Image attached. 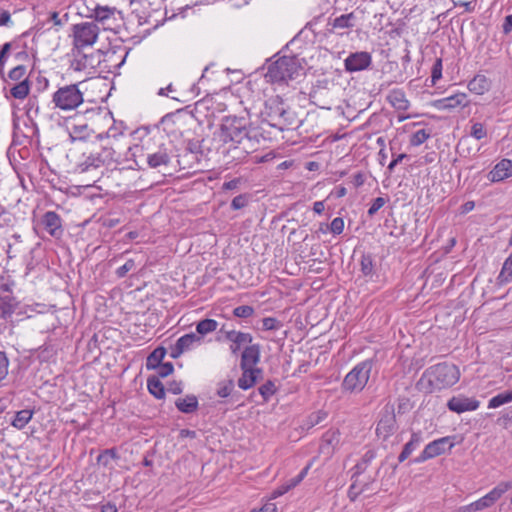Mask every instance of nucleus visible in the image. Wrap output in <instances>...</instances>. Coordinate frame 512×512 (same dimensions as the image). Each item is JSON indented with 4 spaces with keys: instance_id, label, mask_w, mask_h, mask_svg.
Masks as SVG:
<instances>
[{
    "instance_id": "nucleus-64",
    "label": "nucleus",
    "mask_w": 512,
    "mask_h": 512,
    "mask_svg": "<svg viewBox=\"0 0 512 512\" xmlns=\"http://www.w3.org/2000/svg\"><path fill=\"white\" fill-rule=\"evenodd\" d=\"M512 30V14L505 17L504 23H503V32L505 34L510 33Z\"/></svg>"
},
{
    "instance_id": "nucleus-5",
    "label": "nucleus",
    "mask_w": 512,
    "mask_h": 512,
    "mask_svg": "<svg viewBox=\"0 0 512 512\" xmlns=\"http://www.w3.org/2000/svg\"><path fill=\"white\" fill-rule=\"evenodd\" d=\"M432 391L455 385L460 379L459 368L452 363H439L428 368L424 374Z\"/></svg>"
},
{
    "instance_id": "nucleus-40",
    "label": "nucleus",
    "mask_w": 512,
    "mask_h": 512,
    "mask_svg": "<svg viewBox=\"0 0 512 512\" xmlns=\"http://www.w3.org/2000/svg\"><path fill=\"white\" fill-rule=\"evenodd\" d=\"M374 480L371 479L370 481L362 484V485H358L356 483V481H354L351 486L349 487V490H348V496L349 498L352 500V501H355L356 498L363 492L367 491L368 488H369V485L371 482H373Z\"/></svg>"
},
{
    "instance_id": "nucleus-55",
    "label": "nucleus",
    "mask_w": 512,
    "mask_h": 512,
    "mask_svg": "<svg viewBox=\"0 0 512 512\" xmlns=\"http://www.w3.org/2000/svg\"><path fill=\"white\" fill-rule=\"evenodd\" d=\"M217 328V322H198L197 324V332L202 336L210 333Z\"/></svg>"
},
{
    "instance_id": "nucleus-18",
    "label": "nucleus",
    "mask_w": 512,
    "mask_h": 512,
    "mask_svg": "<svg viewBox=\"0 0 512 512\" xmlns=\"http://www.w3.org/2000/svg\"><path fill=\"white\" fill-rule=\"evenodd\" d=\"M512 176V161L509 159H502L494 168L489 172L488 179L491 182H500Z\"/></svg>"
},
{
    "instance_id": "nucleus-25",
    "label": "nucleus",
    "mask_w": 512,
    "mask_h": 512,
    "mask_svg": "<svg viewBox=\"0 0 512 512\" xmlns=\"http://www.w3.org/2000/svg\"><path fill=\"white\" fill-rule=\"evenodd\" d=\"M7 85L10 95L17 100H23L29 95L30 82L28 79H23L18 83L7 82Z\"/></svg>"
},
{
    "instance_id": "nucleus-37",
    "label": "nucleus",
    "mask_w": 512,
    "mask_h": 512,
    "mask_svg": "<svg viewBox=\"0 0 512 512\" xmlns=\"http://www.w3.org/2000/svg\"><path fill=\"white\" fill-rule=\"evenodd\" d=\"M497 279L500 284L512 282V254L505 260Z\"/></svg>"
},
{
    "instance_id": "nucleus-24",
    "label": "nucleus",
    "mask_w": 512,
    "mask_h": 512,
    "mask_svg": "<svg viewBox=\"0 0 512 512\" xmlns=\"http://www.w3.org/2000/svg\"><path fill=\"white\" fill-rule=\"evenodd\" d=\"M71 68L75 71H86L88 69H92L94 68L93 57L82 53L80 50H77V52L74 53V58L71 62Z\"/></svg>"
},
{
    "instance_id": "nucleus-38",
    "label": "nucleus",
    "mask_w": 512,
    "mask_h": 512,
    "mask_svg": "<svg viewBox=\"0 0 512 512\" xmlns=\"http://www.w3.org/2000/svg\"><path fill=\"white\" fill-rule=\"evenodd\" d=\"M97 160V153H91L90 155L85 156L84 159L79 162L78 167L82 172L96 169L101 166V163H98Z\"/></svg>"
},
{
    "instance_id": "nucleus-23",
    "label": "nucleus",
    "mask_w": 512,
    "mask_h": 512,
    "mask_svg": "<svg viewBox=\"0 0 512 512\" xmlns=\"http://www.w3.org/2000/svg\"><path fill=\"white\" fill-rule=\"evenodd\" d=\"M490 80L482 74L474 76L468 83V89L474 94L483 95L490 89Z\"/></svg>"
},
{
    "instance_id": "nucleus-41",
    "label": "nucleus",
    "mask_w": 512,
    "mask_h": 512,
    "mask_svg": "<svg viewBox=\"0 0 512 512\" xmlns=\"http://www.w3.org/2000/svg\"><path fill=\"white\" fill-rule=\"evenodd\" d=\"M234 390V382L233 380H224L218 383L217 387V395L221 398H226L230 395H232V392Z\"/></svg>"
},
{
    "instance_id": "nucleus-52",
    "label": "nucleus",
    "mask_w": 512,
    "mask_h": 512,
    "mask_svg": "<svg viewBox=\"0 0 512 512\" xmlns=\"http://www.w3.org/2000/svg\"><path fill=\"white\" fill-rule=\"evenodd\" d=\"M471 136L476 140H481L487 136V131L482 123H474L471 127Z\"/></svg>"
},
{
    "instance_id": "nucleus-60",
    "label": "nucleus",
    "mask_w": 512,
    "mask_h": 512,
    "mask_svg": "<svg viewBox=\"0 0 512 512\" xmlns=\"http://www.w3.org/2000/svg\"><path fill=\"white\" fill-rule=\"evenodd\" d=\"M11 14L8 10L0 9V26H12Z\"/></svg>"
},
{
    "instance_id": "nucleus-34",
    "label": "nucleus",
    "mask_w": 512,
    "mask_h": 512,
    "mask_svg": "<svg viewBox=\"0 0 512 512\" xmlns=\"http://www.w3.org/2000/svg\"><path fill=\"white\" fill-rule=\"evenodd\" d=\"M510 402H512V389L503 391L492 397L488 402V408L495 409Z\"/></svg>"
},
{
    "instance_id": "nucleus-29",
    "label": "nucleus",
    "mask_w": 512,
    "mask_h": 512,
    "mask_svg": "<svg viewBox=\"0 0 512 512\" xmlns=\"http://www.w3.org/2000/svg\"><path fill=\"white\" fill-rule=\"evenodd\" d=\"M165 355L166 349L164 347L154 349L146 359V368L148 370L156 369L162 363Z\"/></svg>"
},
{
    "instance_id": "nucleus-46",
    "label": "nucleus",
    "mask_w": 512,
    "mask_h": 512,
    "mask_svg": "<svg viewBox=\"0 0 512 512\" xmlns=\"http://www.w3.org/2000/svg\"><path fill=\"white\" fill-rule=\"evenodd\" d=\"M200 337L194 333L186 334L180 337L176 342L183 348V351H187L193 345L194 342L199 341Z\"/></svg>"
},
{
    "instance_id": "nucleus-6",
    "label": "nucleus",
    "mask_w": 512,
    "mask_h": 512,
    "mask_svg": "<svg viewBox=\"0 0 512 512\" xmlns=\"http://www.w3.org/2000/svg\"><path fill=\"white\" fill-rule=\"evenodd\" d=\"M373 360L367 359L358 363L343 379L342 390L349 393H359L367 385L373 368Z\"/></svg>"
},
{
    "instance_id": "nucleus-17",
    "label": "nucleus",
    "mask_w": 512,
    "mask_h": 512,
    "mask_svg": "<svg viewBox=\"0 0 512 512\" xmlns=\"http://www.w3.org/2000/svg\"><path fill=\"white\" fill-rule=\"evenodd\" d=\"M171 161L167 148L160 146L157 151L147 153L146 163L152 169L166 168Z\"/></svg>"
},
{
    "instance_id": "nucleus-45",
    "label": "nucleus",
    "mask_w": 512,
    "mask_h": 512,
    "mask_svg": "<svg viewBox=\"0 0 512 512\" xmlns=\"http://www.w3.org/2000/svg\"><path fill=\"white\" fill-rule=\"evenodd\" d=\"M361 272L366 277H372L373 276V261L370 255H363L361 258Z\"/></svg>"
},
{
    "instance_id": "nucleus-15",
    "label": "nucleus",
    "mask_w": 512,
    "mask_h": 512,
    "mask_svg": "<svg viewBox=\"0 0 512 512\" xmlns=\"http://www.w3.org/2000/svg\"><path fill=\"white\" fill-rule=\"evenodd\" d=\"M116 14H121L115 7L97 5L93 10L91 17L103 25L104 29H111L116 21Z\"/></svg>"
},
{
    "instance_id": "nucleus-56",
    "label": "nucleus",
    "mask_w": 512,
    "mask_h": 512,
    "mask_svg": "<svg viewBox=\"0 0 512 512\" xmlns=\"http://www.w3.org/2000/svg\"><path fill=\"white\" fill-rule=\"evenodd\" d=\"M329 229L334 235L341 234L344 230V220L341 217L334 218L329 226Z\"/></svg>"
},
{
    "instance_id": "nucleus-9",
    "label": "nucleus",
    "mask_w": 512,
    "mask_h": 512,
    "mask_svg": "<svg viewBox=\"0 0 512 512\" xmlns=\"http://www.w3.org/2000/svg\"><path fill=\"white\" fill-rule=\"evenodd\" d=\"M453 439L454 437L446 436L430 442L413 462L422 463L451 450L454 446Z\"/></svg>"
},
{
    "instance_id": "nucleus-1",
    "label": "nucleus",
    "mask_w": 512,
    "mask_h": 512,
    "mask_svg": "<svg viewBox=\"0 0 512 512\" xmlns=\"http://www.w3.org/2000/svg\"><path fill=\"white\" fill-rule=\"evenodd\" d=\"M250 128L251 120L247 111L240 115L224 116L215 133L219 143L218 150L224 155L235 152L236 154L232 156L233 161L245 157L250 148L248 147L251 142Z\"/></svg>"
},
{
    "instance_id": "nucleus-42",
    "label": "nucleus",
    "mask_w": 512,
    "mask_h": 512,
    "mask_svg": "<svg viewBox=\"0 0 512 512\" xmlns=\"http://www.w3.org/2000/svg\"><path fill=\"white\" fill-rule=\"evenodd\" d=\"M229 338L234 341L235 346H231L233 352L238 349V345L242 343H250L252 341V337L250 334L241 333V332H231L229 333Z\"/></svg>"
},
{
    "instance_id": "nucleus-3",
    "label": "nucleus",
    "mask_w": 512,
    "mask_h": 512,
    "mask_svg": "<svg viewBox=\"0 0 512 512\" xmlns=\"http://www.w3.org/2000/svg\"><path fill=\"white\" fill-rule=\"evenodd\" d=\"M82 85L83 82H78L58 87L51 97L53 108L61 112L76 110L84 102Z\"/></svg>"
},
{
    "instance_id": "nucleus-51",
    "label": "nucleus",
    "mask_w": 512,
    "mask_h": 512,
    "mask_svg": "<svg viewBox=\"0 0 512 512\" xmlns=\"http://www.w3.org/2000/svg\"><path fill=\"white\" fill-rule=\"evenodd\" d=\"M9 360L6 353L0 351V384L8 375Z\"/></svg>"
},
{
    "instance_id": "nucleus-14",
    "label": "nucleus",
    "mask_w": 512,
    "mask_h": 512,
    "mask_svg": "<svg viewBox=\"0 0 512 512\" xmlns=\"http://www.w3.org/2000/svg\"><path fill=\"white\" fill-rule=\"evenodd\" d=\"M41 225L45 231L53 238H60L63 235V227L61 217L54 211H47L42 219Z\"/></svg>"
},
{
    "instance_id": "nucleus-7",
    "label": "nucleus",
    "mask_w": 512,
    "mask_h": 512,
    "mask_svg": "<svg viewBox=\"0 0 512 512\" xmlns=\"http://www.w3.org/2000/svg\"><path fill=\"white\" fill-rule=\"evenodd\" d=\"M72 31L73 46L77 50L92 46L99 36V27L93 22L75 24Z\"/></svg>"
},
{
    "instance_id": "nucleus-31",
    "label": "nucleus",
    "mask_w": 512,
    "mask_h": 512,
    "mask_svg": "<svg viewBox=\"0 0 512 512\" xmlns=\"http://www.w3.org/2000/svg\"><path fill=\"white\" fill-rule=\"evenodd\" d=\"M92 130L87 124L73 125L69 128V136L72 141L86 140L90 137Z\"/></svg>"
},
{
    "instance_id": "nucleus-11",
    "label": "nucleus",
    "mask_w": 512,
    "mask_h": 512,
    "mask_svg": "<svg viewBox=\"0 0 512 512\" xmlns=\"http://www.w3.org/2000/svg\"><path fill=\"white\" fill-rule=\"evenodd\" d=\"M438 111H454L459 108H465L469 105L466 93L458 92L448 97L437 99L432 103Z\"/></svg>"
},
{
    "instance_id": "nucleus-47",
    "label": "nucleus",
    "mask_w": 512,
    "mask_h": 512,
    "mask_svg": "<svg viewBox=\"0 0 512 512\" xmlns=\"http://www.w3.org/2000/svg\"><path fill=\"white\" fill-rule=\"evenodd\" d=\"M136 264L133 259H128L122 266L116 269L115 274L118 278H123L128 272L135 269Z\"/></svg>"
},
{
    "instance_id": "nucleus-44",
    "label": "nucleus",
    "mask_w": 512,
    "mask_h": 512,
    "mask_svg": "<svg viewBox=\"0 0 512 512\" xmlns=\"http://www.w3.org/2000/svg\"><path fill=\"white\" fill-rule=\"evenodd\" d=\"M259 393L263 397L264 401H268L271 396H273L276 392V387L274 382L268 380L263 385L259 387Z\"/></svg>"
},
{
    "instance_id": "nucleus-20",
    "label": "nucleus",
    "mask_w": 512,
    "mask_h": 512,
    "mask_svg": "<svg viewBox=\"0 0 512 512\" xmlns=\"http://www.w3.org/2000/svg\"><path fill=\"white\" fill-rule=\"evenodd\" d=\"M260 360V349L258 345L246 347L241 355V368L256 369L255 366Z\"/></svg>"
},
{
    "instance_id": "nucleus-49",
    "label": "nucleus",
    "mask_w": 512,
    "mask_h": 512,
    "mask_svg": "<svg viewBox=\"0 0 512 512\" xmlns=\"http://www.w3.org/2000/svg\"><path fill=\"white\" fill-rule=\"evenodd\" d=\"M442 69H443L442 59L437 58L432 66V71H431V81L433 84H435L438 80L441 79Z\"/></svg>"
},
{
    "instance_id": "nucleus-53",
    "label": "nucleus",
    "mask_w": 512,
    "mask_h": 512,
    "mask_svg": "<svg viewBox=\"0 0 512 512\" xmlns=\"http://www.w3.org/2000/svg\"><path fill=\"white\" fill-rule=\"evenodd\" d=\"M118 458L116 450L115 449H106L104 450L97 458L99 463H102L104 466H107L109 464V459H116Z\"/></svg>"
},
{
    "instance_id": "nucleus-13",
    "label": "nucleus",
    "mask_w": 512,
    "mask_h": 512,
    "mask_svg": "<svg viewBox=\"0 0 512 512\" xmlns=\"http://www.w3.org/2000/svg\"><path fill=\"white\" fill-rule=\"evenodd\" d=\"M372 63L370 53L366 51H359L351 53L345 60V70L353 73L367 69Z\"/></svg>"
},
{
    "instance_id": "nucleus-2",
    "label": "nucleus",
    "mask_w": 512,
    "mask_h": 512,
    "mask_svg": "<svg viewBox=\"0 0 512 512\" xmlns=\"http://www.w3.org/2000/svg\"><path fill=\"white\" fill-rule=\"evenodd\" d=\"M267 64V71L264 74L265 80L273 84H287L288 81L299 76L302 66L299 59L293 56H273Z\"/></svg>"
},
{
    "instance_id": "nucleus-10",
    "label": "nucleus",
    "mask_w": 512,
    "mask_h": 512,
    "mask_svg": "<svg viewBox=\"0 0 512 512\" xmlns=\"http://www.w3.org/2000/svg\"><path fill=\"white\" fill-rule=\"evenodd\" d=\"M396 416L393 406L386 405L376 426V435L382 440H387L397 430Z\"/></svg>"
},
{
    "instance_id": "nucleus-36",
    "label": "nucleus",
    "mask_w": 512,
    "mask_h": 512,
    "mask_svg": "<svg viewBox=\"0 0 512 512\" xmlns=\"http://www.w3.org/2000/svg\"><path fill=\"white\" fill-rule=\"evenodd\" d=\"M355 20L354 13L342 14L336 17L332 22L333 29H347L354 26L353 21Z\"/></svg>"
},
{
    "instance_id": "nucleus-22",
    "label": "nucleus",
    "mask_w": 512,
    "mask_h": 512,
    "mask_svg": "<svg viewBox=\"0 0 512 512\" xmlns=\"http://www.w3.org/2000/svg\"><path fill=\"white\" fill-rule=\"evenodd\" d=\"M16 298L10 295H0V319H7L12 316L17 308Z\"/></svg>"
},
{
    "instance_id": "nucleus-30",
    "label": "nucleus",
    "mask_w": 512,
    "mask_h": 512,
    "mask_svg": "<svg viewBox=\"0 0 512 512\" xmlns=\"http://www.w3.org/2000/svg\"><path fill=\"white\" fill-rule=\"evenodd\" d=\"M148 391L157 399H163L165 397V388L163 383L157 376H151L147 379Z\"/></svg>"
},
{
    "instance_id": "nucleus-57",
    "label": "nucleus",
    "mask_w": 512,
    "mask_h": 512,
    "mask_svg": "<svg viewBox=\"0 0 512 512\" xmlns=\"http://www.w3.org/2000/svg\"><path fill=\"white\" fill-rule=\"evenodd\" d=\"M12 47L11 43H5L0 50V73L3 74L4 67L7 61L8 53Z\"/></svg>"
},
{
    "instance_id": "nucleus-50",
    "label": "nucleus",
    "mask_w": 512,
    "mask_h": 512,
    "mask_svg": "<svg viewBox=\"0 0 512 512\" xmlns=\"http://www.w3.org/2000/svg\"><path fill=\"white\" fill-rule=\"evenodd\" d=\"M254 309L249 305L238 306L233 309V315L237 318H249L253 315Z\"/></svg>"
},
{
    "instance_id": "nucleus-4",
    "label": "nucleus",
    "mask_w": 512,
    "mask_h": 512,
    "mask_svg": "<svg viewBox=\"0 0 512 512\" xmlns=\"http://www.w3.org/2000/svg\"><path fill=\"white\" fill-rule=\"evenodd\" d=\"M260 118L262 123H267L280 131L289 129L293 123L291 113L286 110L283 101L278 96L265 102L264 108L260 111Z\"/></svg>"
},
{
    "instance_id": "nucleus-28",
    "label": "nucleus",
    "mask_w": 512,
    "mask_h": 512,
    "mask_svg": "<svg viewBox=\"0 0 512 512\" xmlns=\"http://www.w3.org/2000/svg\"><path fill=\"white\" fill-rule=\"evenodd\" d=\"M389 103L396 109L406 110L409 107V101L406 99L405 93L400 89H394L388 94Z\"/></svg>"
},
{
    "instance_id": "nucleus-8",
    "label": "nucleus",
    "mask_w": 512,
    "mask_h": 512,
    "mask_svg": "<svg viewBox=\"0 0 512 512\" xmlns=\"http://www.w3.org/2000/svg\"><path fill=\"white\" fill-rule=\"evenodd\" d=\"M511 488L512 482H501L477 501L460 507L459 512H476L490 508Z\"/></svg>"
},
{
    "instance_id": "nucleus-61",
    "label": "nucleus",
    "mask_w": 512,
    "mask_h": 512,
    "mask_svg": "<svg viewBox=\"0 0 512 512\" xmlns=\"http://www.w3.org/2000/svg\"><path fill=\"white\" fill-rule=\"evenodd\" d=\"M302 480L298 476L290 479L286 484L283 485V489L279 491V494H284L290 489L296 487Z\"/></svg>"
},
{
    "instance_id": "nucleus-62",
    "label": "nucleus",
    "mask_w": 512,
    "mask_h": 512,
    "mask_svg": "<svg viewBox=\"0 0 512 512\" xmlns=\"http://www.w3.org/2000/svg\"><path fill=\"white\" fill-rule=\"evenodd\" d=\"M183 390L182 382L173 381L169 383L167 387V391L171 392L172 394H180Z\"/></svg>"
},
{
    "instance_id": "nucleus-63",
    "label": "nucleus",
    "mask_w": 512,
    "mask_h": 512,
    "mask_svg": "<svg viewBox=\"0 0 512 512\" xmlns=\"http://www.w3.org/2000/svg\"><path fill=\"white\" fill-rule=\"evenodd\" d=\"M250 512H277V507L274 503H266L260 509H253Z\"/></svg>"
},
{
    "instance_id": "nucleus-12",
    "label": "nucleus",
    "mask_w": 512,
    "mask_h": 512,
    "mask_svg": "<svg viewBox=\"0 0 512 512\" xmlns=\"http://www.w3.org/2000/svg\"><path fill=\"white\" fill-rule=\"evenodd\" d=\"M152 144L151 138H146L141 141L140 144H135L128 148L125 155H123L124 164L126 162H134L135 165L141 166V162H146V155L150 153L149 148Z\"/></svg>"
},
{
    "instance_id": "nucleus-35",
    "label": "nucleus",
    "mask_w": 512,
    "mask_h": 512,
    "mask_svg": "<svg viewBox=\"0 0 512 512\" xmlns=\"http://www.w3.org/2000/svg\"><path fill=\"white\" fill-rule=\"evenodd\" d=\"M16 283L11 275L6 271H2L0 273V295H10L13 294V290Z\"/></svg>"
},
{
    "instance_id": "nucleus-59",
    "label": "nucleus",
    "mask_w": 512,
    "mask_h": 512,
    "mask_svg": "<svg viewBox=\"0 0 512 512\" xmlns=\"http://www.w3.org/2000/svg\"><path fill=\"white\" fill-rule=\"evenodd\" d=\"M385 203L386 201L384 198H375L368 209V215L373 216L374 214H376L385 205Z\"/></svg>"
},
{
    "instance_id": "nucleus-32",
    "label": "nucleus",
    "mask_w": 512,
    "mask_h": 512,
    "mask_svg": "<svg viewBox=\"0 0 512 512\" xmlns=\"http://www.w3.org/2000/svg\"><path fill=\"white\" fill-rule=\"evenodd\" d=\"M376 458V451L369 449L364 453L361 460L354 467V474L352 478L365 472L367 466Z\"/></svg>"
},
{
    "instance_id": "nucleus-48",
    "label": "nucleus",
    "mask_w": 512,
    "mask_h": 512,
    "mask_svg": "<svg viewBox=\"0 0 512 512\" xmlns=\"http://www.w3.org/2000/svg\"><path fill=\"white\" fill-rule=\"evenodd\" d=\"M14 216L9 211H6L0 206V228L12 226L14 223Z\"/></svg>"
},
{
    "instance_id": "nucleus-21",
    "label": "nucleus",
    "mask_w": 512,
    "mask_h": 512,
    "mask_svg": "<svg viewBox=\"0 0 512 512\" xmlns=\"http://www.w3.org/2000/svg\"><path fill=\"white\" fill-rule=\"evenodd\" d=\"M423 438L421 432H414L410 440L404 445L403 450L398 456V461L404 462L422 443Z\"/></svg>"
},
{
    "instance_id": "nucleus-27",
    "label": "nucleus",
    "mask_w": 512,
    "mask_h": 512,
    "mask_svg": "<svg viewBox=\"0 0 512 512\" xmlns=\"http://www.w3.org/2000/svg\"><path fill=\"white\" fill-rule=\"evenodd\" d=\"M175 406L182 413H193L198 408V399L195 395H186L183 398H178L175 401Z\"/></svg>"
},
{
    "instance_id": "nucleus-26",
    "label": "nucleus",
    "mask_w": 512,
    "mask_h": 512,
    "mask_svg": "<svg viewBox=\"0 0 512 512\" xmlns=\"http://www.w3.org/2000/svg\"><path fill=\"white\" fill-rule=\"evenodd\" d=\"M242 375L238 379V386L243 390H247L254 386L257 381L258 375L261 373L260 369L241 368Z\"/></svg>"
},
{
    "instance_id": "nucleus-16",
    "label": "nucleus",
    "mask_w": 512,
    "mask_h": 512,
    "mask_svg": "<svg viewBox=\"0 0 512 512\" xmlns=\"http://www.w3.org/2000/svg\"><path fill=\"white\" fill-rule=\"evenodd\" d=\"M480 402L474 398H468L464 396H454L448 403L447 407L449 410L458 414L466 411H474L479 407Z\"/></svg>"
},
{
    "instance_id": "nucleus-54",
    "label": "nucleus",
    "mask_w": 512,
    "mask_h": 512,
    "mask_svg": "<svg viewBox=\"0 0 512 512\" xmlns=\"http://www.w3.org/2000/svg\"><path fill=\"white\" fill-rule=\"evenodd\" d=\"M155 370L157 371L159 377L165 378L173 373L174 366L171 362H162Z\"/></svg>"
},
{
    "instance_id": "nucleus-19",
    "label": "nucleus",
    "mask_w": 512,
    "mask_h": 512,
    "mask_svg": "<svg viewBox=\"0 0 512 512\" xmlns=\"http://www.w3.org/2000/svg\"><path fill=\"white\" fill-rule=\"evenodd\" d=\"M97 161L101 165H120L124 164L123 155L115 150L112 146H105L97 153Z\"/></svg>"
},
{
    "instance_id": "nucleus-39",
    "label": "nucleus",
    "mask_w": 512,
    "mask_h": 512,
    "mask_svg": "<svg viewBox=\"0 0 512 512\" xmlns=\"http://www.w3.org/2000/svg\"><path fill=\"white\" fill-rule=\"evenodd\" d=\"M26 67L24 65H17L13 69H11L8 73L9 80L7 82L10 83H18L23 79H28L25 77Z\"/></svg>"
},
{
    "instance_id": "nucleus-58",
    "label": "nucleus",
    "mask_w": 512,
    "mask_h": 512,
    "mask_svg": "<svg viewBox=\"0 0 512 512\" xmlns=\"http://www.w3.org/2000/svg\"><path fill=\"white\" fill-rule=\"evenodd\" d=\"M248 203V198L246 195L241 194L233 198L231 201V208L233 210H239L244 208Z\"/></svg>"
},
{
    "instance_id": "nucleus-33",
    "label": "nucleus",
    "mask_w": 512,
    "mask_h": 512,
    "mask_svg": "<svg viewBox=\"0 0 512 512\" xmlns=\"http://www.w3.org/2000/svg\"><path fill=\"white\" fill-rule=\"evenodd\" d=\"M33 411L24 409L16 412L11 425L19 430L23 429L32 419Z\"/></svg>"
},
{
    "instance_id": "nucleus-43",
    "label": "nucleus",
    "mask_w": 512,
    "mask_h": 512,
    "mask_svg": "<svg viewBox=\"0 0 512 512\" xmlns=\"http://www.w3.org/2000/svg\"><path fill=\"white\" fill-rule=\"evenodd\" d=\"M430 137L429 131L426 129H419L414 132L410 137V144L412 146H420Z\"/></svg>"
}]
</instances>
